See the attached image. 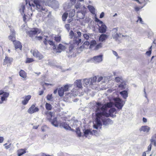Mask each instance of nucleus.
<instances>
[{"label": "nucleus", "mask_w": 156, "mask_h": 156, "mask_svg": "<svg viewBox=\"0 0 156 156\" xmlns=\"http://www.w3.org/2000/svg\"><path fill=\"white\" fill-rule=\"evenodd\" d=\"M33 3L29 2V7L27 8V11L26 10V14L23 16V20L26 22L30 19V17L32 15V11L36 8L37 10L40 12H47L48 9L42 6V2L40 0H34Z\"/></svg>", "instance_id": "f257e3e1"}, {"label": "nucleus", "mask_w": 156, "mask_h": 156, "mask_svg": "<svg viewBox=\"0 0 156 156\" xmlns=\"http://www.w3.org/2000/svg\"><path fill=\"white\" fill-rule=\"evenodd\" d=\"M107 108L105 104L101 108L102 112L96 114L95 120L96 124L94 125V128L97 129L99 127L101 126H102V122L105 125L107 123L108 119H106L105 117H108L109 116V114L105 112Z\"/></svg>", "instance_id": "f03ea898"}, {"label": "nucleus", "mask_w": 156, "mask_h": 156, "mask_svg": "<svg viewBox=\"0 0 156 156\" xmlns=\"http://www.w3.org/2000/svg\"><path fill=\"white\" fill-rule=\"evenodd\" d=\"M45 4L55 9L58 8L59 6L58 2L56 0H47Z\"/></svg>", "instance_id": "7ed1b4c3"}, {"label": "nucleus", "mask_w": 156, "mask_h": 156, "mask_svg": "<svg viewBox=\"0 0 156 156\" xmlns=\"http://www.w3.org/2000/svg\"><path fill=\"white\" fill-rule=\"evenodd\" d=\"M71 86L70 85L66 84L59 88L58 90L59 95L60 97L63 96L64 92L69 91V87Z\"/></svg>", "instance_id": "20e7f679"}, {"label": "nucleus", "mask_w": 156, "mask_h": 156, "mask_svg": "<svg viewBox=\"0 0 156 156\" xmlns=\"http://www.w3.org/2000/svg\"><path fill=\"white\" fill-rule=\"evenodd\" d=\"M114 101L115 106L119 109H121L123 105V101L119 98H115Z\"/></svg>", "instance_id": "39448f33"}, {"label": "nucleus", "mask_w": 156, "mask_h": 156, "mask_svg": "<svg viewBox=\"0 0 156 156\" xmlns=\"http://www.w3.org/2000/svg\"><path fill=\"white\" fill-rule=\"evenodd\" d=\"M40 31L37 28H34L31 30L28 31L27 33L30 37H32L37 34V33L39 34Z\"/></svg>", "instance_id": "423d86ee"}, {"label": "nucleus", "mask_w": 156, "mask_h": 156, "mask_svg": "<svg viewBox=\"0 0 156 156\" xmlns=\"http://www.w3.org/2000/svg\"><path fill=\"white\" fill-rule=\"evenodd\" d=\"M9 95V93L4 92V90H0V95H2V96L1 97V102H0V103L1 104L3 101H6Z\"/></svg>", "instance_id": "0eeeda50"}, {"label": "nucleus", "mask_w": 156, "mask_h": 156, "mask_svg": "<svg viewBox=\"0 0 156 156\" xmlns=\"http://www.w3.org/2000/svg\"><path fill=\"white\" fill-rule=\"evenodd\" d=\"M77 34L78 36L74 37L73 41L74 44L78 45L81 41V39L79 38V37L81 36V33L80 31H78Z\"/></svg>", "instance_id": "6e6552de"}, {"label": "nucleus", "mask_w": 156, "mask_h": 156, "mask_svg": "<svg viewBox=\"0 0 156 156\" xmlns=\"http://www.w3.org/2000/svg\"><path fill=\"white\" fill-rule=\"evenodd\" d=\"M39 111V108L37 107H36L35 105L33 104L29 108L28 112L30 114H32L38 112Z\"/></svg>", "instance_id": "1a4fd4ad"}, {"label": "nucleus", "mask_w": 156, "mask_h": 156, "mask_svg": "<svg viewBox=\"0 0 156 156\" xmlns=\"http://www.w3.org/2000/svg\"><path fill=\"white\" fill-rule=\"evenodd\" d=\"M33 55L39 59H41L43 58V56L37 50L34 49L32 51Z\"/></svg>", "instance_id": "9d476101"}, {"label": "nucleus", "mask_w": 156, "mask_h": 156, "mask_svg": "<svg viewBox=\"0 0 156 156\" xmlns=\"http://www.w3.org/2000/svg\"><path fill=\"white\" fill-rule=\"evenodd\" d=\"M13 59L8 56H5L4 60L3 65H7V66L10 65L12 62Z\"/></svg>", "instance_id": "9b49d317"}, {"label": "nucleus", "mask_w": 156, "mask_h": 156, "mask_svg": "<svg viewBox=\"0 0 156 156\" xmlns=\"http://www.w3.org/2000/svg\"><path fill=\"white\" fill-rule=\"evenodd\" d=\"M54 113L53 112L48 111H46L45 112V115L46 119L49 121L52 120V118L54 115Z\"/></svg>", "instance_id": "f8f14e48"}, {"label": "nucleus", "mask_w": 156, "mask_h": 156, "mask_svg": "<svg viewBox=\"0 0 156 156\" xmlns=\"http://www.w3.org/2000/svg\"><path fill=\"white\" fill-rule=\"evenodd\" d=\"M11 34L9 36V40L12 41L13 43L16 41V34L14 30L11 31Z\"/></svg>", "instance_id": "ddd939ff"}, {"label": "nucleus", "mask_w": 156, "mask_h": 156, "mask_svg": "<svg viewBox=\"0 0 156 156\" xmlns=\"http://www.w3.org/2000/svg\"><path fill=\"white\" fill-rule=\"evenodd\" d=\"M31 96L30 95H28L26 96L25 97L23 98H24V100L22 101V104L25 105H27L28 102L29 100L31 99Z\"/></svg>", "instance_id": "4468645a"}, {"label": "nucleus", "mask_w": 156, "mask_h": 156, "mask_svg": "<svg viewBox=\"0 0 156 156\" xmlns=\"http://www.w3.org/2000/svg\"><path fill=\"white\" fill-rule=\"evenodd\" d=\"M103 55H99L94 56L93 59L94 61L96 62L99 63L101 62L102 61Z\"/></svg>", "instance_id": "2eb2a0df"}, {"label": "nucleus", "mask_w": 156, "mask_h": 156, "mask_svg": "<svg viewBox=\"0 0 156 156\" xmlns=\"http://www.w3.org/2000/svg\"><path fill=\"white\" fill-rule=\"evenodd\" d=\"M19 74L20 77L24 80L27 79V73L23 70L21 69L19 72Z\"/></svg>", "instance_id": "dca6fc26"}, {"label": "nucleus", "mask_w": 156, "mask_h": 156, "mask_svg": "<svg viewBox=\"0 0 156 156\" xmlns=\"http://www.w3.org/2000/svg\"><path fill=\"white\" fill-rule=\"evenodd\" d=\"M13 43L16 49L20 48V50L21 49L22 46L21 43L19 41L16 40Z\"/></svg>", "instance_id": "f3484780"}, {"label": "nucleus", "mask_w": 156, "mask_h": 156, "mask_svg": "<svg viewBox=\"0 0 156 156\" xmlns=\"http://www.w3.org/2000/svg\"><path fill=\"white\" fill-rule=\"evenodd\" d=\"M150 129V128L147 126H143L139 129V130L140 132L143 131L144 132H148Z\"/></svg>", "instance_id": "a211bd4d"}, {"label": "nucleus", "mask_w": 156, "mask_h": 156, "mask_svg": "<svg viewBox=\"0 0 156 156\" xmlns=\"http://www.w3.org/2000/svg\"><path fill=\"white\" fill-rule=\"evenodd\" d=\"M51 122V123L55 127H58L59 125V122L57 120V117L54 118L52 120V119L51 121H50Z\"/></svg>", "instance_id": "6ab92c4d"}, {"label": "nucleus", "mask_w": 156, "mask_h": 156, "mask_svg": "<svg viewBox=\"0 0 156 156\" xmlns=\"http://www.w3.org/2000/svg\"><path fill=\"white\" fill-rule=\"evenodd\" d=\"M133 1H136L140 4L141 6V8H143L147 3L145 0H133Z\"/></svg>", "instance_id": "aec40b11"}, {"label": "nucleus", "mask_w": 156, "mask_h": 156, "mask_svg": "<svg viewBox=\"0 0 156 156\" xmlns=\"http://www.w3.org/2000/svg\"><path fill=\"white\" fill-rule=\"evenodd\" d=\"M18 156H21L26 153V149H20L17 151Z\"/></svg>", "instance_id": "412c9836"}, {"label": "nucleus", "mask_w": 156, "mask_h": 156, "mask_svg": "<svg viewBox=\"0 0 156 156\" xmlns=\"http://www.w3.org/2000/svg\"><path fill=\"white\" fill-rule=\"evenodd\" d=\"M106 27L105 25L102 24L101 26L99 27V32L101 33H105L106 31Z\"/></svg>", "instance_id": "4be33fe9"}, {"label": "nucleus", "mask_w": 156, "mask_h": 156, "mask_svg": "<svg viewBox=\"0 0 156 156\" xmlns=\"http://www.w3.org/2000/svg\"><path fill=\"white\" fill-rule=\"evenodd\" d=\"M89 42L87 41H85L82 46H81L79 48L81 50L83 49L84 48H86L88 47L89 45Z\"/></svg>", "instance_id": "5701e85b"}, {"label": "nucleus", "mask_w": 156, "mask_h": 156, "mask_svg": "<svg viewBox=\"0 0 156 156\" xmlns=\"http://www.w3.org/2000/svg\"><path fill=\"white\" fill-rule=\"evenodd\" d=\"M151 142V144H153L154 146L155 147L156 146V135H154L153 136L151 139L150 140Z\"/></svg>", "instance_id": "b1692460"}, {"label": "nucleus", "mask_w": 156, "mask_h": 156, "mask_svg": "<svg viewBox=\"0 0 156 156\" xmlns=\"http://www.w3.org/2000/svg\"><path fill=\"white\" fill-rule=\"evenodd\" d=\"M120 94L122 96L123 98L126 99L128 96V92L126 90H123L120 92Z\"/></svg>", "instance_id": "393cba45"}, {"label": "nucleus", "mask_w": 156, "mask_h": 156, "mask_svg": "<svg viewBox=\"0 0 156 156\" xmlns=\"http://www.w3.org/2000/svg\"><path fill=\"white\" fill-rule=\"evenodd\" d=\"M65 47L62 44H59L57 48V52H60L62 50L65 49Z\"/></svg>", "instance_id": "a878e982"}, {"label": "nucleus", "mask_w": 156, "mask_h": 156, "mask_svg": "<svg viewBox=\"0 0 156 156\" xmlns=\"http://www.w3.org/2000/svg\"><path fill=\"white\" fill-rule=\"evenodd\" d=\"M108 37V36L105 34H101L100 36L99 40L100 41H103L105 40Z\"/></svg>", "instance_id": "bb28decb"}, {"label": "nucleus", "mask_w": 156, "mask_h": 156, "mask_svg": "<svg viewBox=\"0 0 156 156\" xmlns=\"http://www.w3.org/2000/svg\"><path fill=\"white\" fill-rule=\"evenodd\" d=\"M84 136L86 137H87L89 134L92 135L93 134L92 131H91L90 129H88L85 130L84 132Z\"/></svg>", "instance_id": "cd10ccee"}, {"label": "nucleus", "mask_w": 156, "mask_h": 156, "mask_svg": "<svg viewBox=\"0 0 156 156\" xmlns=\"http://www.w3.org/2000/svg\"><path fill=\"white\" fill-rule=\"evenodd\" d=\"M25 5L24 4L22 3L20 5V8L19 10L22 14H24L25 12Z\"/></svg>", "instance_id": "c85d7f7f"}, {"label": "nucleus", "mask_w": 156, "mask_h": 156, "mask_svg": "<svg viewBox=\"0 0 156 156\" xmlns=\"http://www.w3.org/2000/svg\"><path fill=\"white\" fill-rule=\"evenodd\" d=\"M87 8L91 13L93 14H94L95 13V9L91 5H89L87 6Z\"/></svg>", "instance_id": "c756f323"}, {"label": "nucleus", "mask_w": 156, "mask_h": 156, "mask_svg": "<svg viewBox=\"0 0 156 156\" xmlns=\"http://www.w3.org/2000/svg\"><path fill=\"white\" fill-rule=\"evenodd\" d=\"M76 82L77 86L79 88H82V84L81 80H76Z\"/></svg>", "instance_id": "7c9ffc66"}, {"label": "nucleus", "mask_w": 156, "mask_h": 156, "mask_svg": "<svg viewBox=\"0 0 156 156\" xmlns=\"http://www.w3.org/2000/svg\"><path fill=\"white\" fill-rule=\"evenodd\" d=\"M46 109L48 111L51 110L52 108V106L51 105L48 103H46L45 105Z\"/></svg>", "instance_id": "2f4dec72"}, {"label": "nucleus", "mask_w": 156, "mask_h": 156, "mask_svg": "<svg viewBox=\"0 0 156 156\" xmlns=\"http://www.w3.org/2000/svg\"><path fill=\"white\" fill-rule=\"evenodd\" d=\"M87 10V8L84 6H83L81 8V9L80 11L78 12H80L82 14H85Z\"/></svg>", "instance_id": "473e14b6"}, {"label": "nucleus", "mask_w": 156, "mask_h": 156, "mask_svg": "<svg viewBox=\"0 0 156 156\" xmlns=\"http://www.w3.org/2000/svg\"><path fill=\"white\" fill-rule=\"evenodd\" d=\"M97 78L96 76H94L91 78L90 79V84L93 85V83L96 82Z\"/></svg>", "instance_id": "72a5a7b5"}, {"label": "nucleus", "mask_w": 156, "mask_h": 156, "mask_svg": "<svg viewBox=\"0 0 156 156\" xmlns=\"http://www.w3.org/2000/svg\"><path fill=\"white\" fill-rule=\"evenodd\" d=\"M48 43L49 45L53 46L54 49H55L56 47L54 42L52 41L49 40L48 41Z\"/></svg>", "instance_id": "f704fd0d"}, {"label": "nucleus", "mask_w": 156, "mask_h": 156, "mask_svg": "<svg viewBox=\"0 0 156 156\" xmlns=\"http://www.w3.org/2000/svg\"><path fill=\"white\" fill-rule=\"evenodd\" d=\"M68 16V13L66 12L64 13L62 15V18L63 21H66Z\"/></svg>", "instance_id": "c9c22d12"}, {"label": "nucleus", "mask_w": 156, "mask_h": 156, "mask_svg": "<svg viewBox=\"0 0 156 156\" xmlns=\"http://www.w3.org/2000/svg\"><path fill=\"white\" fill-rule=\"evenodd\" d=\"M116 111V109L115 108H112L109 111V115H113V113Z\"/></svg>", "instance_id": "e433bc0d"}, {"label": "nucleus", "mask_w": 156, "mask_h": 156, "mask_svg": "<svg viewBox=\"0 0 156 156\" xmlns=\"http://www.w3.org/2000/svg\"><path fill=\"white\" fill-rule=\"evenodd\" d=\"M75 45H77L74 44L73 41V44H71L69 47V51H71L75 47Z\"/></svg>", "instance_id": "4c0bfd02"}, {"label": "nucleus", "mask_w": 156, "mask_h": 156, "mask_svg": "<svg viewBox=\"0 0 156 156\" xmlns=\"http://www.w3.org/2000/svg\"><path fill=\"white\" fill-rule=\"evenodd\" d=\"M62 126L65 129H68L70 126L67 124L65 122H62L61 124Z\"/></svg>", "instance_id": "58836bf2"}, {"label": "nucleus", "mask_w": 156, "mask_h": 156, "mask_svg": "<svg viewBox=\"0 0 156 156\" xmlns=\"http://www.w3.org/2000/svg\"><path fill=\"white\" fill-rule=\"evenodd\" d=\"M75 10L74 9H72L70 11L69 13V16L71 17H73L75 14Z\"/></svg>", "instance_id": "ea45409f"}, {"label": "nucleus", "mask_w": 156, "mask_h": 156, "mask_svg": "<svg viewBox=\"0 0 156 156\" xmlns=\"http://www.w3.org/2000/svg\"><path fill=\"white\" fill-rule=\"evenodd\" d=\"M34 61V60L33 58H27L26 60L25 61L26 63H30Z\"/></svg>", "instance_id": "a19ab883"}, {"label": "nucleus", "mask_w": 156, "mask_h": 156, "mask_svg": "<svg viewBox=\"0 0 156 156\" xmlns=\"http://www.w3.org/2000/svg\"><path fill=\"white\" fill-rule=\"evenodd\" d=\"M105 104L107 108H110L112 107L113 103L112 102H108Z\"/></svg>", "instance_id": "79ce46f5"}, {"label": "nucleus", "mask_w": 156, "mask_h": 156, "mask_svg": "<svg viewBox=\"0 0 156 156\" xmlns=\"http://www.w3.org/2000/svg\"><path fill=\"white\" fill-rule=\"evenodd\" d=\"M76 133L78 137H80L81 136L80 131L79 128H77L76 129Z\"/></svg>", "instance_id": "37998d69"}, {"label": "nucleus", "mask_w": 156, "mask_h": 156, "mask_svg": "<svg viewBox=\"0 0 156 156\" xmlns=\"http://www.w3.org/2000/svg\"><path fill=\"white\" fill-rule=\"evenodd\" d=\"M69 36H70V38L71 39H73L75 37H76V36H75L74 33L72 30H71L70 32Z\"/></svg>", "instance_id": "c03bdc74"}, {"label": "nucleus", "mask_w": 156, "mask_h": 156, "mask_svg": "<svg viewBox=\"0 0 156 156\" xmlns=\"http://www.w3.org/2000/svg\"><path fill=\"white\" fill-rule=\"evenodd\" d=\"M115 80L117 82L122 83L123 81L122 79L119 77H116L115 78Z\"/></svg>", "instance_id": "a18cd8bd"}, {"label": "nucleus", "mask_w": 156, "mask_h": 156, "mask_svg": "<svg viewBox=\"0 0 156 156\" xmlns=\"http://www.w3.org/2000/svg\"><path fill=\"white\" fill-rule=\"evenodd\" d=\"M118 87L119 88H120L122 90L125 88V85L123 84L122 82L119 85Z\"/></svg>", "instance_id": "49530a36"}, {"label": "nucleus", "mask_w": 156, "mask_h": 156, "mask_svg": "<svg viewBox=\"0 0 156 156\" xmlns=\"http://www.w3.org/2000/svg\"><path fill=\"white\" fill-rule=\"evenodd\" d=\"M61 37L60 36L55 37H54L55 41L57 42H59L60 41Z\"/></svg>", "instance_id": "de8ad7c7"}, {"label": "nucleus", "mask_w": 156, "mask_h": 156, "mask_svg": "<svg viewBox=\"0 0 156 156\" xmlns=\"http://www.w3.org/2000/svg\"><path fill=\"white\" fill-rule=\"evenodd\" d=\"M119 37V34L116 33L115 35L113 36V38L115 39L116 40H117Z\"/></svg>", "instance_id": "09e8293b"}, {"label": "nucleus", "mask_w": 156, "mask_h": 156, "mask_svg": "<svg viewBox=\"0 0 156 156\" xmlns=\"http://www.w3.org/2000/svg\"><path fill=\"white\" fill-rule=\"evenodd\" d=\"M81 6V4L79 2H77L75 6V7L76 9H78L79 8H80Z\"/></svg>", "instance_id": "8fccbe9b"}, {"label": "nucleus", "mask_w": 156, "mask_h": 156, "mask_svg": "<svg viewBox=\"0 0 156 156\" xmlns=\"http://www.w3.org/2000/svg\"><path fill=\"white\" fill-rule=\"evenodd\" d=\"M52 98V94H48L47 96V100L50 101Z\"/></svg>", "instance_id": "3c124183"}, {"label": "nucleus", "mask_w": 156, "mask_h": 156, "mask_svg": "<svg viewBox=\"0 0 156 156\" xmlns=\"http://www.w3.org/2000/svg\"><path fill=\"white\" fill-rule=\"evenodd\" d=\"M7 144H8L7 143H5L4 145L5 146V148H6V149H8L9 148L11 147V144H9L8 145Z\"/></svg>", "instance_id": "603ef678"}, {"label": "nucleus", "mask_w": 156, "mask_h": 156, "mask_svg": "<svg viewBox=\"0 0 156 156\" xmlns=\"http://www.w3.org/2000/svg\"><path fill=\"white\" fill-rule=\"evenodd\" d=\"M96 42L95 40L91 42L90 46H94L96 45Z\"/></svg>", "instance_id": "864d4df0"}, {"label": "nucleus", "mask_w": 156, "mask_h": 156, "mask_svg": "<svg viewBox=\"0 0 156 156\" xmlns=\"http://www.w3.org/2000/svg\"><path fill=\"white\" fill-rule=\"evenodd\" d=\"M83 37L84 38L87 40H88L89 38V36L87 34H83Z\"/></svg>", "instance_id": "5fc2aeb1"}, {"label": "nucleus", "mask_w": 156, "mask_h": 156, "mask_svg": "<svg viewBox=\"0 0 156 156\" xmlns=\"http://www.w3.org/2000/svg\"><path fill=\"white\" fill-rule=\"evenodd\" d=\"M102 47V44L101 43H99L97 44L96 47H95V49H98L99 48H101Z\"/></svg>", "instance_id": "6e6d98bb"}, {"label": "nucleus", "mask_w": 156, "mask_h": 156, "mask_svg": "<svg viewBox=\"0 0 156 156\" xmlns=\"http://www.w3.org/2000/svg\"><path fill=\"white\" fill-rule=\"evenodd\" d=\"M141 6L140 5L139 6V7L136 6L134 8L135 10L136 11H139L140 9H142V8H141Z\"/></svg>", "instance_id": "4d7b16f0"}, {"label": "nucleus", "mask_w": 156, "mask_h": 156, "mask_svg": "<svg viewBox=\"0 0 156 156\" xmlns=\"http://www.w3.org/2000/svg\"><path fill=\"white\" fill-rule=\"evenodd\" d=\"M47 38H48V36H47L46 37V38H45V39L43 41V42H44V44L46 45H47L48 44L47 42H48V41L47 40Z\"/></svg>", "instance_id": "13d9d810"}, {"label": "nucleus", "mask_w": 156, "mask_h": 156, "mask_svg": "<svg viewBox=\"0 0 156 156\" xmlns=\"http://www.w3.org/2000/svg\"><path fill=\"white\" fill-rule=\"evenodd\" d=\"M151 50H149L148 51H147L146 52V54L147 55L150 56L151 54Z\"/></svg>", "instance_id": "bf43d9fd"}, {"label": "nucleus", "mask_w": 156, "mask_h": 156, "mask_svg": "<svg viewBox=\"0 0 156 156\" xmlns=\"http://www.w3.org/2000/svg\"><path fill=\"white\" fill-rule=\"evenodd\" d=\"M103 79V77L102 76H100V77H99L98 78V79L97 80L98 82H100L101 80H102Z\"/></svg>", "instance_id": "052dcab7"}, {"label": "nucleus", "mask_w": 156, "mask_h": 156, "mask_svg": "<svg viewBox=\"0 0 156 156\" xmlns=\"http://www.w3.org/2000/svg\"><path fill=\"white\" fill-rule=\"evenodd\" d=\"M151 144H150L148 146V151H150L151 150V149L152 148V145Z\"/></svg>", "instance_id": "680f3d73"}, {"label": "nucleus", "mask_w": 156, "mask_h": 156, "mask_svg": "<svg viewBox=\"0 0 156 156\" xmlns=\"http://www.w3.org/2000/svg\"><path fill=\"white\" fill-rule=\"evenodd\" d=\"M104 12H102L100 15V18H102L104 16Z\"/></svg>", "instance_id": "e2e57ef3"}, {"label": "nucleus", "mask_w": 156, "mask_h": 156, "mask_svg": "<svg viewBox=\"0 0 156 156\" xmlns=\"http://www.w3.org/2000/svg\"><path fill=\"white\" fill-rule=\"evenodd\" d=\"M138 21H140L141 23H143V21H142V18L140 17H138Z\"/></svg>", "instance_id": "0e129e2a"}, {"label": "nucleus", "mask_w": 156, "mask_h": 156, "mask_svg": "<svg viewBox=\"0 0 156 156\" xmlns=\"http://www.w3.org/2000/svg\"><path fill=\"white\" fill-rule=\"evenodd\" d=\"M36 37L39 40H41L43 38L41 36H37Z\"/></svg>", "instance_id": "69168bd1"}, {"label": "nucleus", "mask_w": 156, "mask_h": 156, "mask_svg": "<svg viewBox=\"0 0 156 156\" xmlns=\"http://www.w3.org/2000/svg\"><path fill=\"white\" fill-rule=\"evenodd\" d=\"M4 140V138L2 137H0V143H2Z\"/></svg>", "instance_id": "338daca9"}, {"label": "nucleus", "mask_w": 156, "mask_h": 156, "mask_svg": "<svg viewBox=\"0 0 156 156\" xmlns=\"http://www.w3.org/2000/svg\"><path fill=\"white\" fill-rule=\"evenodd\" d=\"M143 121L144 122H147V119L146 118H145L144 117H143Z\"/></svg>", "instance_id": "774afa93"}]
</instances>
